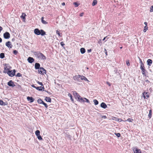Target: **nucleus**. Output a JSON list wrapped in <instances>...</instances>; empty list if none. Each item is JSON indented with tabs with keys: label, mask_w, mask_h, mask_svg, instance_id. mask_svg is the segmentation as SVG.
Returning <instances> with one entry per match:
<instances>
[{
	"label": "nucleus",
	"mask_w": 153,
	"mask_h": 153,
	"mask_svg": "<svg viewBox=\"0 0 153 153\" xmlns=\"http://www.w3.org/2000/svg\"><path fill=\"white\" fill-rule=\"evenodd\" d=\"M106 83H107V84L109 85V86H111V84L109 82H106Z\"/></svg>",
	"instance_id": "obj_53"
},
{
	"label": "nucleus",
	"mask_w": 153,
	"mask_h": 153,
	"mask_svg": "<svg viewBox=\"0 0 153 153\" xmlns=\"http://www.w3.org/2000/svg\"><path fill=\"white\" fill-rule=\"evenodd\" d=\"M40 134V132L38 130H36L35 131V134L36 136Z\"/></svg>",
	"instance_id": "obj_33"
},
{
	"label": "nucleus",
	"mask_w": 153,
	"mask_h": 153,
	"mask_svg": "<svg viewBox=\"0 0 153 153\" xmlns=\"http://www.w3.org/2000/svg\"><path fill=\"white\" fill-rule=\"evenodd\" d=\"M88 52H90L91 51V49H89V50H88Z\"/></svg>",
	"instance_id": "obj_58"
},
{
	"label": "nucleus",
	"mask_w": 153,
	"mask_h": 153,
	"mask_svg": "<svg viewBox=\"0 0 153 153\" xmlns=\"http://www.w3.org/2000/svg\"><path fill=\"white\" fill-rule=\"evenodd\" d=\"M0 105H5V103L3 101L0 100Z\"/></svg>",
	"instance_id": "obj_29"
},
{
	"label": "nucleus",
	"mask_w": 153,
	"mask_h": 153,
	"mask_svg": "<svg viewBox=\"0 0 153 153\" xmlns=\"http://www.w3.org/2000/svg\"><path fill=\"white\" fill-rule=\"evenodd\" d=\"M97 3V0H94L93 2L92 3V5L94 6Z\"/></svg>",
	"instance_id": "obj_24"
},
{
	"label": "nucleus",
	"mask_w": 153,
	"mask_h": 153,
	"mask_svg": "<svg viewBox=\"0 0 153 153\" xmlns=\"http://www.w3.org/2000/svg\"><path fill=\"white\" fill-rule=\"evenodd\" d=\"M26 16L25 13H23L22 15L21 16V17L23 19H25V16Z\"/></svg>",
	"instance_id": "obj_35"
},
{
	"label": "nucleus",
	"mask_w": 153,
	"mask_h": 153,
	"mask_svg": "<svg viewBox=\"0 0 153 153\" xmlns=\"http://www.w3.org/2000/svg\"><path fill=\"white\" fill-rule=\"evenodd\" d=\"M3 36L4 39H8L10 38V35L8 32H6L4 34Z\"/></svg>",
	"instance_id": "obj_4"
},
{
	"label": "nucleus",
	"mask_w": 153,
	"mask_h": 153,
	"mask_svg": "<svg viewBox=\"0 0 153 153\" xmlns=\"http://www.w3.org/2000/svg\"><path fill=\"white\" fill-rule=\"evenodd\" d=\"M144 24L146 25L145 26H147V23L146 22H145L144 23Z\"/></svg>",
	"instance_id": "obj_60"
},
{
	"label": "nucleus",
	"mask_w": 153,
	"mask_h": 153,
	"mask_svg": "<svg viewBox=\"0 0 153 153\" xmlns=\"http://www.w3.org/2000/svg\"><path fill=\"white\" fill-rule=\"evenodd\" d=\"M45 100V101L47 102H51V98L49 97H46Z\"/></svg>",
	"instance_id": "obj_17"
},
{
	"label": "nucleus",
	"mask_w": 153,
	"mask_h": 153,
	"mask_svg": "<svg viewBox=\"0 0 153 153\" xmlns=\"http://www.w3.org/2000/svg\"><path fill=\"white\" fill-rule=\"evenodd\" d=\"M133 150L134 153H141L140 150L137 148L136 147H134Z\"/></svg>",
	"instance_id": "obj_6"
},
{
	"label": "nucleus",
	"mask_w": 153,
	"mask_h": 153,
	"mask_svg": "<svg viewBox=\"0 0 153 153\" xmlns=\"http://www.w3.org/2000/svg\"><path fill=\"white\" fill-rule=\"evenodd\" d=\"M113 120L117 121L120 122L121 121H122V119H119V118L116 117H114L113 118Z\"/></svg>",
	"instance_id": "obj_19"
},
{
	"label": "nucleus",
	"mask_w": 153,
	"mask_h": 153,
	"mask_svg": "<svg viewBox=\"0 0 153 153\" xmlns=\"http://www.w3.org/2000/svg\"><path fill=\"white\" fill-rule=\"evenodd\" d=\"M38 138V139L39 140H42V137L40 135V134H39L37 136H36Z\"/></svg>",
	"instance_id": "obj_37"
},
{
	"label": "nucleus",
	"mask_w": 153,
	"mask_h": 153,
	"mask_svg": "<svg viewBox=\"0 0 153 153\" xmlns=\"http://www.w3.org/2000/svg\"><path fill=\"white\" fill-rule=\"evenodd\" d=\"M82 77V76L80 75H76L74 77V79L75 80L79 81L81 79Z\"/></svg>",
	"instance_id": "obj_5"
},
{
	"label": "nucleus",
	"mask_w": 153,
	"mask_h": 153,
	"mask_svg": "<svg viewBox=\"0 0 153 153\" xmlns=\"http://www.w3.org/2000/svg\"><path fill=\"white\" fill-rule=\"evenodd\" d=\"M147 65H148L150 66L152 63V61L151 59H149L147 60Z\"/></svg>",
	"instance_id": "obj_18"
},
{
	"label": "nucleus",
	"mask_w": 153,
	"mask_h": 153,
	"mask_svg": "<svg viewBox=\"0 0 153 153\" xmlns=\"http://www.w3.org/2000/svg\"><path fill=\"white\" fill-rule=\"evenodd\" d=\"M2 27L0 26V32H1V31L2 30Z\"/></svg>",
	"instance_id": "obj_55"
},
{
	"label": "nucleus",
	"mask_w": 153,
	"mask_h": 153,
	"mask_svg": "<svg viewBox=\"0 0 153 153\" xmlns=\"http://www.w3.org/2000/svg\"><path fill=\"white\" fill-rule=\"evenodd\" d=\"M152 111L151 110H149V113L148 115V116L150 118L152 117Z\"/></svg>",
	"instance_id": "obj_28"
},
{
	"label": "nucleus",
	"mask_w": 153,
	"mask_h": 153,
	"mask_svg": "<svg viewBox=\"0 0 153 153\" xmlns=\"http://www.w3.org/2000/svg\"><path fill=\"white\" fill-rule=\"evenodd\" d=\"M102 42L101 41V40L100 39L98 42V43H99V44H100L101 45Z\"/></svg>",
	"instance_id": "obj_51"
},
{
	"label": "nucleus",
	"mask_w": 153,
	"mask_h": 153,
	"mask_svg": "<svg viewBox=\"0 0 153 153\" xmlns=\"http://www.w3.org/2000/svg\"><path fill=\"white\" fill-rule=\"evenodd\" d=\"M4 57V53H2L0 54V58L1 59H3Z\"/></svg>",
	"instance_id": "obj_25"
},
{
	"label": "nucleus",
	"mask_w": 153,
	"mask_h": 153,
	"mask_svg": "<svg viewBox=\"0 0 153 153\" xmlns=\"http://www.w3.org/2000/svg\"><path fill=\"white\" fill-rule=\"evenodd\" d=\"M79 100H79V101L80 102H85V101L84 100V98L83 99V98H82V97H81V98H80V99H79Z\"/></svg>",
	"instance_id": "obj_38"
},
{
	"label": "nucleus",
	"mask_w": 153,
	"mask_h": 153,
	"mask_svg": "<svg viewBox=\"0 0 153 153\" xmlns=\"http://www.w3.org/2000/svg\"><path fill=\"white\" fill-rule=\"evenodd\" d=\"M6 45L8 48H11L13 45L11 44V43L10 41H8L6 43Z\"/></svg>",
	"instance_id": "obj_11"
},
{
	"label": "nucleus",
	"mask_w": 153,
	"mask_h": 153,
	"mask_svg": "<svg viewBox=\"0 0 153 153\" xmlns=\"http://www.w3.org/2000/svg\"><path fill=\"white\" fill-rule=\"evenodd\" d=\"M13 53L15 54L16 55L18 53V52L16 50H14L13 51Z\"/></svg>",
	"instance_id": "obj_47"
},
{
	"label": "nucleus",
	"mask_w": 153,
	"mask_h": 153,
	"mask_svg": "<svg viewBox=\"0 0 153 153\" xmlns=\"http://www.w3.org/2000/svg\"><path fill=\"white\" fill-rule=\"evenodd\" d=\"M45 91L47 93H48L49 94H51V93H50V92L48 91Z\"/></svg>",
	"instance_id": "obj_59"
},
{
	"label": "nucleus",
	"mask_w": 153,
	"mask_h": 153,
	"mask_svg": "<svg viewBox=\"0 0 153 153\" xmlns=\"http://www.w3.org/2000/svg\"><path fill=\"white\" fill-rule=\"evenodd\" d=\"M44 17H42L41 18V22L43 24H48V22H46L44 20H43Z\"/></svg>",
	"instance_id": "obj_22"
},
{
	"label": "nucleus",
	"mask_w": 153,
	"mask_h": 153,
	"mask_svg": "<svg viewBox=\"0 0 153 153\" xmlns=\"http://www.w3.org/2000/svg\"><path fill=\"white\" fill-rule=\"evenodd\" d=\"M140 69L142 70V74L146 76V73H147L146 70L145 69L144 64L141 59H140Z\"/></svg>",
	"instance_id": "obj_2"
},
{
	"label": "nucleus",
	"mask_w": 153,
	"mask_h": 153,
	"mask_svg": "<svg viewBox=\"0 0 153 153\" xmlns=\"http://www.w3.org/2000/svg\"><path fill=\"white\" fill-rule=\"evenodd\" d=\"M80 51L82 54H84L85 52V50L84 48H82L80 49Z\"/></svg>",
	"instance_id": "obj_20"
},
{
	"label": "nucleus",
	"mask_w": 153,
	"mask_h": 153,
	"mask_svg": "<svg viewBox=\"0 0 153 153\" xmlns=\"http://www.w3.org/2000/svg\"><path fill=\"white\" fill-rule=\"evenodd\" d=\"M34 33L37 35H39L40 34V30L38 28L35 29L34 30Z\"/></svg>",
	"instance_id": "obj_10"
},
{
	"label": "nucleus",
	"mask_w": 153,
	"mask_h": 153,
	"mask_svg": "<svg viewBox=\"0 0 153 153\" xmlns=\"http://www.w3.org/2000/svg\"><path fill=\"white\" fill-rule=\"evenodd\" d=\"M83 15V13H82L80 14V16H82Z\"/></svg>",
	"instance_id": "obj_57"
},
{
	"label": "nucleus",
	"mask_w": 153,
	"mask_h": 153,
	"mask_svg": "<svg viewBox=\"0 0 153 153\" xmlns=\"http://www.w3.org/2000/svg\"><path fill=\"white\" fill-rule=\"evenodd\" d=\"M16 76H18V77H20V76H22V74L19 73H18L16 75Z\"/></svg>",
	"instance_id": "obj_40"
},
{
	"label": "nucleus",
	"mask_w": 153,
	"mask_h": 153,
	"mask_svg": "<svg viewBox=\"0 0 153 153\" xmlns=\"http://www.w3.org/2000/svg\"><path fill=\"white\" fill-rule=\"evenodd\" d=\"M73 94L76 99H77V97H80V95L76 91H74Z\"/></svg>",
	"instance_id": "obj_15"
},
{
	"label": "nucleus",
	"mask_w": 153,
	"mask_h": 153,
	"mask_svg": "<svg viewBox=\"0 0 153 153\" xmlns=\"http://www.w3.org/2000/svg\"><path fill=\"white\" fill-rule=\"evenodd\" d=\"M37 83H38L39 85H41V86H43V84H42V82H39V81H37Z\"/></svg>",
	"instance_id": "obj_45"
},
{
	"label": "nucleus",
	"mask_w": 153,
	"mask_h": 153,
	"mask_svg": "<svg viewBox=\"0 0 153 153\" xmlns=\"http://www.w3.org/2000/svg\"><path fill=\"white\" fill-rule=\"evenodd\" d=\"M84 99L86 100V102L88 103H89V100L85 98H84Z\"/></svg>",
	"instance_id": "obj_48"
},
{
	"label": "nucleus",
	"mask_w": 153,
	"mask_h": 153,
	"mask_svg": "<svg viewBox=\"0 0 153 153\" xmlns=\"http://www.w3.org/2000/svg\"><path fill=\"white\" fill-rule=\"evenodd\" d=\"M27 100L28 101H30V102H32L34 100V99L32 97L28 96L27 97Z\"/></svg>",
	"instance_id": "obj_9"
},
{
	"label": "nucleus",
	"mask_w": 153,
	"mask_h": 153,
	"mask_svg": "<svg viewBox=\"0 0 153 153\" xmlns=\"http://www.w3.org/2000/svg\"><path fill=\"white\" fill-rule=\"evenodd\" d=\"M31 86H32V87H33V88H35L36 89V87L35 86V85H31Z\"/></svg>",
	"instance_id": "obj_52"
},
{
	"label": "nucleus",
	"mask_w": 153,
	"mask_h": 153,
	"mask_svg": "<svg viewBox=\"0 0 153 153\" xmlns=\"http://www.w3.org/2000/svg\"><path fill=\"white\" fill-rule=\"evenodd\" d=\"M62 5H65V2H63L62 3Z\"/></svg>",
	"instance_id": "obj_61"
},
{
	"label": "nucleus",
	"mask_w": 153,
	"mask_h": 153,
	"mask_svg": "<svg viewBox=\"0 0 153 153\" xmlns=\"http://www.w3.org/2000/svg\"><path fill=\"white\" fill-rule=\"evenodd\" d=\"M126 64L128 66L130 65V63L129 62H126Z\"/></svg>",
	"instance_id": "obj_54"
},
{
	"label": "nucleus",
	"mask_w": 153,
	"mask_h": 153,
	"mask_svg": "<svg viewBox=\"0 0 153 153\" xmlns=\"http://www.w3.org/2000/svg\"><path fill=\"white\" fill-rule=\"evenodd\" d=\"M43 101L40 99H38L37 100V102L39 104H42V102Z\"/></svg>",
	"instance_id": "obj_34"
},
{
	"label": "nucleus",
	"mask_w": 153,
	"mask_h": 153,
	"mask_svg": "<svg viewBox=\"0 0 153 153\" xmlns=\"http://www.w3.org/2000/svg\"><path fill=\"white\" fill-rule=\"evenodd\" d=\"M68 96L70 98L71 100V101H72V102H73L74 99L72 98V96L71 94H70V93H69L68 94Z\"/></svg>",
	"instance_id": "obj_30"
},
{
	"label": "nucleus",
	"mask_w": 153,
	"mask_h": 153,
	"mask_svg": "<svg viewBox=\"0 0 153 153\" xmlns=\"http://www.w3.org/2000/svg\"><path fill=\"white\" fill-rule=\"evenodd\" d=\"M56 34H58V35H59V36H62L60 35L61 34L59 32L58 30H56Z\"/></svg>",
	"instance_id": "obj_43"
},
{
	"label": "nucleus",
	"mask_w": 153,
	"mask_h": 153,
	"mask_svg": "<svg viewBox=\"0 0 153 153\" xmlns=\"http://www.w3.org/2000/svg\"><path fill=\"white\" fill-rule=\"evenodd\" d=\"M93 102L95 105H98L99 103L98 101L96 99L93 100Z\"/></svg>",
	"instance_id": "obj_26"
},
{
	"label": "nucleus",
	"mask_w": 153,
	"mask_h": 153,
	"mask_svg": "<svg viewBox=\"0 0 153 153\" xmlns=\"http://www.w3.org/2000/svg\"><path fill=\"white\" fill-rule=\"evenodd\" d=\"M2 41V39L0 37V43Z\"/></svg>",
	"instance_id": "obj_62"
},
{
	"label": "nucleus",
	"mask_w": 153,
	"mask_h": 153,
	"mask_svg": "<svg viewBox=\"0 0 153 153\" xmlns=\"http://www.w3.org/2000/svg\"><path fill=\"white\" fill-rule=\"evenodd\" d=\"M33 54L35 56L39 59L45 60L46 58L45 56L40 52L36 51L33 52Z\"/></svg>",
	"instance_id": "obj_1"
},
{
	"label": "nucleus",
	"mask_w": 153,
	"mask_h": 153,
	"mask_svg": "<svg viewBox=\"0 0 153 153\" xmlns=\"http://www.w3.org/2000/svg\"><path fill=\"white\" fill-rule=\"evenodd\" d=\"M28 62L30 63H33L34 61V59L31 57H29L27 59Z\"/></svg>",
	"instance_id": "obj_8"
},
{
	"label": "nucleus",
	"mask_w": 153,
	"mask_h": 153,
	"mask_svg": "<svg viewBox=\"0 0 153 153\" xmlns=\"http://www.w3.org/2000/svg\"><path fill=\"white\" fill-rule=\"evenodd\" d=\"M81 80H84L85 81H88V79L85 76H82Z\"/></svg>",
	"instance_id": "obj_27"
},
{
	"label": "nucleus",
	"mask_w": 153,
	"mask_h": 153,
	"mask_svg": "<svg viewBox=\"0 0 153 153\" xmlns=\"http://www.w3.org/2000/svg\"><path fill=\"white\" fill-rule=\"evenodd\" d=\"M150 12H153V5L150 8Z\"/></svg>",
	"instance_id": "obj_44"
},
{
	"label": "nucleus",
	"mask_w": 153,
	"mask_h": 153,
	"mask_svg": "<svg viewBox=\"0 0 153 153\" xmlns=\"http://www.w3.org/2000/svg\"><path fill=\"white\" fill-rule=\"evenodd\" d=\"M146 82H149V80H146Z\"/></svg>",
	"instance_id": "obj_64"
},
{
	"label": "nucleus",
	"mask_w": 153,
	"mask_h": 153,
	"mask_svg": "<svg viewBox=\"0 0 153 153\" xmlns=\"http://www.w3.org/2000/svg\"><path fill=\"white\" fill-rule=\"evenodd\" d=\"M11 67L10 66H7L5 67H4V70H8V71H9V70L10 69V68H11Z\"/></svg>",
	"instance_id": "obj_32"
},
{
	"label": "nucleus",
	"mask_w": 153,
	"mask_h": 153,
	"mask_svg": "<svg viewBox=\"0 0 153 153\" xmlns=\"http://www.w3.org/2000/svg\"><path fill=\"white\" fill-rule=\"evenodd\" d=\"M36 89L39 91H44L45 88L43 86L42 87L41 86L40 87H36Z\"/></svg>",
	"instance_id": "obj_12"
},
{
	"label": "nucleus",
	"mask_w": 153,
	"mask_h": 153,
	"mask_svg": "<svg viewBox=\"0 0 153 153\" xmlns=\"http://www.w3.org/2000/svg\"><path fill=\"white\" fill-rule=\"evenodd\" d=\"M115 134L118 137H119L120 136V133H115Z\"/></svg>",
	"instance_id": "obj_42"
},
{
	"label": "nucleus",
	"mask_w": 153,
	"mask_h": 153,
	"mask_svg": "<svg viewBox=\"0 0 153 153\" xmlns=\"http://www.w3.org/2000/svg\"><path fill=\"white\" fill-rule=\"evenodd\" d=\"M81 97L80 96V97H77V99H78V101H79V100H80L79 99H80V98H81Z\"/></svg>",
	"instance_id": "obj_56"
},
{
	"label": "nucleus",
	"mask_w": 153,
	"mask_h": 153,
	"mask_svg": "<svg viewBox=\"0 0 153 153\" xmlns=\"http://www.w3.org/2000/svg\"><path fill=\"white\" fill-rule=\"evenodd\" d=\"M101 107L104 109L106 108L107 107V105L104 102H102L100 105Z\"/></svg>",
	"instance_id": "obj_14"
},
{
	"label": "nucleus",
	"mask_w": 153,
	"mask_h": 153,
	"mask_svg": "<svg viewBox=\"0 0 153 153\" xmlns=\"http://www.w3.org/2000/svg\"><path fill=\"white\" fill-rule=\"evenodd\" d=\"M101 118H103L104 119H106L107 118V117L105 115H101Z\"/></svg>",
	"instance_id": "obj_46"
},
{
	"label": "nucleus",
	"mask_w": 153,
	"mask_h": 153,
	"mask_svg": "<svg viewBox=\"0 0 153 153\" xmlns=\"http://www.w3.org/2000/svg\"><path fill=\"white\" fill-rule=\"evenodd\" d=\"M7 85L9 86L14 87L15 86V85L14 83V82L12 80H10L7 83Z\"/></svg>",
	"instance_id": "obj_7"
},
{
	"label": "nucleus",
	"mask_w": 153,
	"mask_h": 153,
	"mask_svg": "<svg viewBox=\"0 0 153 153\" xmlns=\"http://www.w3.org/2000/svg\"><path fill=\"white\" fill-rule=\"evenodd\" d=\"M73 4L75 5V6L76 7H77L78 6L79 4H78L76 2H74L73 3Z\"/></svg>",
	"instance_id": "obj_36"
},
{
	"label": "nucleus",
	"mask_w": 153,
	"mask_h": 153,
	"mask_svg": "<svg viewBox=\"0 0 153 153\" xmlns=\"http://www.w3.org/2000/svg\"><path fill=\"white\" fill-rule=\"evenodd\" d=\"M143 95L145 99L146 98V97H147L148 98L149 97V96L148 94V93L147 92H144L143 93Z\"/></svg>",
	"instance_id": "obj_16"
},
{
	"label": "nucleus",
	"mask_w": 153,
	"mask_h": 153,
	"mask_svg": "<svg viewBox=\"0 0 153 153\" xmlns=\"http://www.w3.org/2000/svg\"><path fill=\"white\" fill-rule=\"evenodd\" d=\"M40 67V64L38 63H36L35 64V68L36 69H39L41 67Z\"/></svg>",
	"instance_id": "obj_13"
},
{
	"label": "nucleus",
	"mask_w": 153,
	"mask_h": 153,
	"mask_svg": "<svg viewBox=\"0 0 153 153\" xmlns=\"http://www.w3.org/2000/svg\"><path fill=\"white\" fill-rule=\"evenodd\" d=\"M16 72V70L14 69L13 70V71H8L7 73L9 76L12 77L15 75Z\"/></svg>",
	"instance_id": "obj_3"
},
{
	"label": "nucleus",
	"mask_w": 153,
	"mask_h": 153,
	"mask_svg": "<svg viewBox=\"0 0 153 153\" xmlns=\"http://www.w3.org/2000/svg\"><path fill=\"white\" fill-rule=\"evenodd\" d=\"M40 35L42 36H44L46 34L45 32L43 30H40Z\"/></svg>",
	"instance_id": "obj_21"
},
{
	"label": "nucleus",
	"mask_w": 153,
	"mask_h": 153,
	"mask_svg": "<svg viewBox=\"0 0 153 153\" xmlns=\"http://www.w3.org/2000/svg\"><path fill=\"white\" fill-rule=\"evenodd\" d=\"M60 44H61V45L62 47L65 45V44H64L63 42H61Z\"/></svg>",
	"instance_id": "obj_50"
},
{
	"label": "nucleus",
	"mask_w": 153,
	"mask_h": 153,
	"mask_svg": "<svg viewBox=\"0 0 153 153\" xmlns=\"http://www.w3.org/2000/svg\"><path fill=\"white\" fill-rule=\"evenodd\" d=\"M42 104H43L45 107V108H47L48 107V105L47 104L45 103L43 101Z\"/></svg>",
	"instance_id": "obj_39"
},
{
	"label": "nucleus",
	"mask_w": 153,
	"mask_h": 153,
	"mask_svg": "<svg viewBox=\"0 0 153 153\" xmlns=\"http://www.w3.org/2000/svg\"><path fill=\"white\" fill-rule=\"evenodd\" d=\"M38 69V73L39 74H42V69H41V68H39V69Z\"/></svg>",
	"instance_id": "obj_41"
},
{
	"label": "nucleus",
	"mask_w": 153,
	"mask_h": 153,
	"mask_svg": "<svg viewBox=\"0 0 153 153\" xmlns=\"http://www.w3.org/2000/svg\"><path fill=\"white\" fill-rule=\"evenodd\" d=\"M41 69H42V74H45L46 73V70L43 67H41Z\"/></svg>",
	"instance_id": "obj_23"
},
{
	"label": "nucleus",
	"mask_w": 153,
	"mask_h": 153,
	"mask_svg": "<svg viewBox=\"0 0 153 153\" xmlns=\"http://www.w3.org/2000/svg\"><path fill=\"white\" fill-rule=\"evenodd\" d=\"M15 39H12V41L13 42L15 41Z\"/></svg>",
	"instance_id": "obj_63"
},
{
	"label": "nucleus",
	"mask_w": 153,
	"mask_h": 153,
	"mask_svg": "<svg viewBox=\"0 0 153 153\" xmlns=\"http://www.w3.org/2000/svg\"><path fill=\"white\" fill-rule=\"evenodd\" d=\"M127 120L129 122H131L133 120V119H132L128 118L127 119Z\"/></svg>",
	"instance_id": "obj_49"
},
{
	"label": "nucleus",
	"mask_w": 153,
	"mask_h": 153,
	"mask_svg": "<svg viewBox=\"0 0 153 153\" xmlns=\"http://www.w3.org/2000/svg\"><path fill=\"white\" fill-rule=\"evenodd\" d=\"M148 29V27L147 26H145L144 27L143 32H146V30Z\"/></svg>",
	"instance_id": "obj_31"
}]
</instances>
